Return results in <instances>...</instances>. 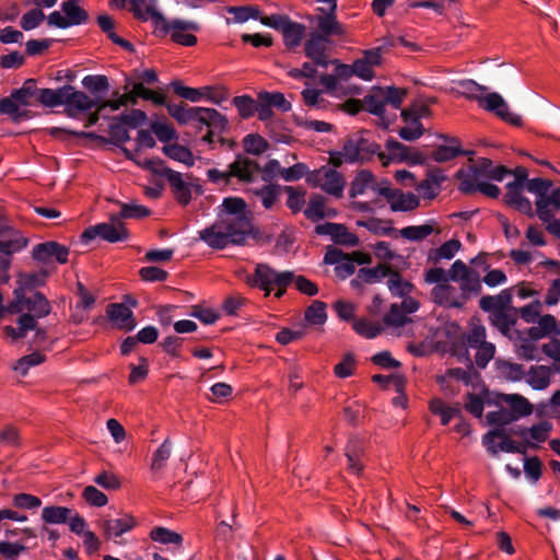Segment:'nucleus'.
Masks as SVG:
<instances>
[{
    "mask_svg": "<svg viewBox=\"0 0 560 560\" xmlns=\"http://www.w3.org/2000/svg\"><path fill=\"white\" fill-rule=\"evenodd\" d=\"M246 207V201L241 197L224 198L217 221L198 232L199 240L213 249L244 245L253 231Z\"/></svg>",
    "mask_w": 560,
    "mask_h": 560,
    "instance_id": "1",
    "label": "nucleus"
},
{
    "mask_svg": "<svg viewBox=\"0 0 560 560\" xmlns=\"http://www.w3.org/2000/svg\"><path fill=\"white\" fill-rule=\"evenodd\" d=\"M153 25L155 27V34L160 37L171 35V39L183 46H194L197 44V37L194 34L187 32H199L200 25L195 21H187L180 19H174L167 21L162 13L153 15Z\"/></svg>",
    "mask_w": 560,
    "mask_h": 560,
    "instance_id": "2",
    "label": "nucleus"
},
{
    "mask_svg": "<svg viewBox=\"0 0 560 560\" xmlns=\"http://www.w3.org/2000/svg\"><path fill=\"white\" fill-rule=\"evenodd\" d=\"M12 300L9 302V314H31L34 320H38L51 313V304L46 295L34 291L31 295L20 290H13Z\"/></svg>",
    "mask_w": 560,
    "mask_h": 560,
    "instance_id": "3",
    "label": "nucleus"
},
{
    "mask_svg": "<svg viewBox=\"0 0 560 560\" xmlns=\"http://www.w3.org/2000/svg\"><path fill=\"white\" fill-rule=\"evenodd\" d=\"M369 132L362 130L355 135L349 136L343 143L345 160L349 163L365 162L375 154L386 165V154L380 152L381 147L369 138L364 137Z\"/></svg>",
    "mask_w": 560,
    "mask_h": 560,
    "instance_id": "4",
    "label": "nucleus"
},
{
    "mask_svg": "<svg viewBox=\"0 0 560 560\" xmlns=\"http://www.w3.org/2000/svg\"><path fill=\"white\" fill-rule=\"evenodd\" d=\"M253 170L259 171V163L238 153L235 156V161L229 164L228 172H221L218 168H210L207 171V176L208 179L214 184L223 180L225 185H229L232 177H236L238 180L244 183H252L255 178V176H253Z\"/></svg>",
    "mask_w": 560,
    "mask_h": 560,
    "instance_id": "5",
    "label": "nucleus"
},
{
    "mask_svg": "<svg viewBox=\"0 0 560 560\" xmlns=\"http://www.w3.org/2000/svg\"><path fill=\"white\" fill-rule=\"evenodd\" d=\"M294 279L292 271L278 272L267 264H257L254 273L247 277V283L260 288L269 295L273 287L287 288Z\"/></svg>",
    "mask_w": 560,
    "mask_h": 560,
    "instance_id": "6",
    "label": "nucleus"
},
{
    "mask_svg": "<svg viewBox=\"0 0 560 560\" xmlns=\"http://www.w3.org/2000/svg\"><path fill=\"white\" fill-rule=\"evenodd\" d=\"M49 133L54 137H61L62 135H70L77 138H85L97 140L102 143H113L117 147H120L122 143L130 140V135L126 129V126L119 120H112L109 124V135L110 138H105L95 132L88 131H74L66 128L54 127L50 129Z\"/></svg>",
    "mask_w": 560,
    "mask_h": 560,
    "instance_id": "7",
    "label": "nucleus"
},
{
    "mask_svg": "<svg viewBox=\"0 0 560 560\" xmlns=\"http://www.w3.org/2000/svg\"><path fill=\"white\" fill-rule=\"evenodd\" d=\"M95 237H100L109 243H117L127 241L129 232L122 222L119 220L112 221L110 218L109 222H103L86 228L80 236L83 244H89Z\"/></svg>",
    "mask_w": 560,
    "mask_h": 560,
    "instance_id": "8",
    "label": "nucleus"
},
{
    "mask_svg": "<svg viewBox=\"0 0 560 560\" xmlns=\"http://www.w3.org/2000/svg\"><path fill=\"white\" fill-rule=\"evenodd\" d=\"M67 92H63L62 105L66 106L65 113L70 118H77L81 113L88 112L98 105V97H90L82 91H78L74 86L66 84Z\"/></svg>",
    "mask_w": 560,
    "mask_h": 560,
    "instance_id": "9",
    "label": "nucleus"
},
{
    "mask_svg": "<svg viewBox=\"0 0 560 560\" xmlns=\"http://www.w3.org/2000/svg\"><path fill=\"white\" fill-rule=\"evenodd\" d=\"M329 44L330 39L311 32L304 43V54L317 67L327 68L330 62H337V59H329L328 57Z\"/></svg>",
    "mask_w": 560,
    "mask_h": 560,
    "instance_id": "10",
    "label": "nucleus"
},
{
    "mask_svg": "<svg viewBox=\"0 0 560 560\" xmlns=\"http://www.w3.org/2000/svg\"><path fill=\"white\" fill-rule=\"evenodd\" d=\"M319 14L313 18L316 30L312 31L319 36L330 39L332 36L343 37L347 34L346 27L337 20V11L326 12L324 8H317Z\"/></svg>",
    "mask_w": 560,
    "mask_h": 560,
    "instance_id": "11",
    "label": "nucleus"
},
{
    "mask_svg": "<svg viewBox=\"0 0 560 560\" xmlns=\"http://www.w3.org/2000/svg\"><path fill=\"white\" fill-rule=\"evenodd\" d=\"M386 149L388 151V156L386 155V162L394 160L399 163H408L410 165H423L427 162V156L405 145L404 143L389 138L386 142Z\"/></svg>",
    "mask_w": 560,
    "mask_h": 560,
    "instance_id": "12",
    "label": "nucleus"
},
{
    "mask_svg": "<svg viewBox=\"0 0 560 560\" xmlns=\"http://www.w3.org/2000/svg\"><path fill=\"white\" fill-rule=\"evenodd\" d=\"M68 256L69 247L55 241L36 244L32 249V258L43 264H47L55 258L57 262L63 265L68 262Z\"/></svg>",
    "mask_w": 560,
    "mask_h": 560,
    "instance_id": "13",
    "label": "nucleus"
},
{
    "mask_svg": "<svg viewBox=\"0 0 560 560\" xmlns=\"http://www.w3.org/2000/svg\"><path fill=\"white\" fill-rule=\"evenodd\" d=\"M479 103L483 109L494 113L502 120L513 126H522L521 116L510 112L506 102L499 93H488Z\"/></svg>",
    "mask_w": 560,
    "mask_h": 560,
    "instance_id": "14",
    "label": "nucleus"
},
{
    "mask_svg": "<svg viewBox=\"0 0 560 560\" xmlns=\"http://www.w3.org/2000/svg\"><path fill=\"white\" fill-rule=\"evenodd\" d=\"M374 189L389 201L392 211H411L420 205L419 198L412 192L404 194L401 190L393 189L389 186Z\"/></svg>",
    "mask_w": 560,
    "mask_h": 560,
    "instance_id": "15",
    "label": "nucleus"
},
{
    "mask_svg": "<svg viewBox=\"0 0 560 560\" xmlns=\"http://www.w3.org/2000/svg\"><path fill=\"white\" fill-rule=\"evenodd\" d=\"M392 265L380 262L375 267H362L358 270L357 276L350 281L353 290L362 291L364 284L380 283L386 278L390 271Z\"/></svg>",
    "mask_w": 560,
    "mask_h": 560,
    "instance_id": "16",
    "label": "nucleus"
},
{
    "mask_svg": "<svg viewBox=\"0 0 560 560\" xmlns=\"http://www.w3.org/2000/svg\"><path fill=\"white\" fill-rule=\"evenodd\" d=\"M207 107H191L182 102L175 105L167 106L168 115L174 118L179 125H189L192 122H205L203 115Z\"/></svg>",
    "mask_w": 560,
    "mask_h": 560,
    "instance_id": "17",
    "label": "nucleus"
},
{
    "mask_svg": "<svg viewBox=\"0 0 560 560\" xmlns=\"http://www.w3.org/2000/svg\"><path fill=\"white\" fill-rule=\"evenodd\" d=\"M456 292V288L451 285L448 282L441 283L431 290V299L435 304L441 306L448 308H463L464 300L459 299Z\"/></svg>",
    "mask_w": 560,
    "mask_h": 560,
    "instance_id": "18",
    "label": "nucleus"
},
{
    "mask_svg": "<svg viewBox=\"0 0 560 560\" xmlns=\"http://www.w3.org/2000/svg\"><path fill=\"white\" fill-rule=\"evenodd\" d=\"M345 455L348 459V470L352 474L360 475L363 470L362 457L365 455V444L359 438H351L346 447Z\"/></svg>",
    "mask_w": 560,
    "mask_h": 560,
    "instance_id": "19",
    "label": "nucleus"
},
{
    "mask_svg": "<svg viewBox=\"0 0 560 560\" xmlns=\"http://www.w3.org/2000/svg\"><path fill=\"white\" fill-rule=\"evenodd\" d=\"M493 166V162L490 159L480 158L477 160L476 164L469 165L467 168H459L456 172L455 177L460 182H477L481 177L488 178Z\"/></svg>",
    "mask_w": 560,
    "mask_h": 560,
    "instance_id": "20",
    "label": "nucleus"
},
{
    "mask_svg": "<svg viewBox=\"0 0 560 560\" xmlns=\"http://www.w3.org/2000/svg\"><path fill=\"white\" fill-rule=\"evenodd\" d=\"M106 314L108 318L116 323L117 326L127 331H131L136 327L132 311L124 303H112L107 306Z\"/></svg>",
    "mask_w": 560,
    "mask_h": 560,
    "instance_id": "21",
    "label": "nucleus"
},
{
    "mask_svg": "<svg viewBox=\"0 0 560 560\" xmlns=\"http://www.w3.org/2000/svg\"><path fill=\"white\" fill-rule=\"evenodd\" d=\"M363 107L366 112L380 117L385 128L390 124L389 120H385V101H384V88L374 86L371 93L366 94L363 100Z\"/></svg>",
    "mask_w": 560,
    "mask_h": 560,
    "instance_id": "22",
    "label": "nucleus"
},
{
    "mask_svg": "<svg viewBox=\"0 0 560 560\" xmlns=\"http://www.w3.org/2000/svg\"><path fill=\"white\" fill-rule=\"evenodd\" d=\"M489 313L490 324L495 327L504 337L512 339L511 328L516 325L517 316L513 310H492Z\"/></svg>",
    "mask_w": 560,
    "mask_h": 560,
    "instance_id": "23",
    "label": "nucleus"
},
{
    "mask_svg": "<svg viewBox=\"0 0 560 560\" xmlns=\"http://www.w3.org/2000/svg\"><path fill=\"white\" fill-rule=\"evenodd\" d=\"M513 294L512 289H504L497 295H483L479 301V307L483 312H490L492 310H513L516 313V308L512 307Z\"/></svg>",
    "mask_w": 560,
    "mask_h": 560,
    "instance_id": "24",
    "label": "nucleus"
},
{
    "mask_svg": "<svg viewBox=\"0 0 560 560\" xmlns=\"http://www.w3.org/2000/svg\"><path fill=\"white\" fill-rule=\"evenodd\" d=\"M164 172H166V179L170 183L176 200L180 205L187 206L191 200V190L189 184L183 179V175L179 172L174 170H165Z\"/></svg>",
    "mask_w": 560,
    "mask_h": 560,
    "instance_id": "25",
    "label": "nucleus"
},
{
    "mask_svg": "<svg viewBox=\"0 0 560 560\" xmlns=\"http://www.w3.org/2000/svg\"><path fill=\"white\" fill-rule=\"evenodd\" d=\"M448 144L439 145L432 153V159L435 162L442 163L447 162L455 159L458 155H467L471 152L465 151L460 149V143L457 138H450L447 136L441 135Z\"/></svg>",
    "mask_w": 560,
    "mask_h": 560,
    "instance_id": "26",
    "label": "nucleus"
},
{
    "mask_svg": "<svg viewBox=\"0 0 560 560\" xmlns=\"http://www.w3.org/2000/svg\"><path fill=\"white\" fill-rule=\"evenodd\" d=\"M135 525L136 521L130 515H125L124 517L116 520H103L100 522V526L107 537H119L131 530Z\"/></svg>",
    "mask_w": 560,
    "mask_h": 560,
    "instance_id": "27",
    "label": "nucleus"
},
{
    "mask_svg": "<svg viewBox=\"0 0 560 560\" xmlns=\"http://www.w3.org/2000/svg\"><path fill=\"white\" fill-rule=\"evenodd\" d=\"M499 400L501 402H505L510 405L511 413H514L517 417V420L521 417H526L532 415L533 412V405L529 402L527 398L520 394H500Z\"/></svg>",
    "mask_w": 560,
    "mask_h": 560,
    "instance_id": "28",
    "label": "nucleus"
},
{
    "mask_svg": "<svg viewBox=\"0 0 560 560\" xmlns=\"http://www.w3.org/2000/svg\"><path fill=\"white\" fill-rule=\"evenodd\" d=\"M345 178L335 168L326 166L322 189L335 197H341L345 189Z\"/></svg>",
    "mask_w": 560,
    "mask_h": 560,
    "instance_id": "29",
    "label": "nucleus"
},
{
    "mask_svg": "<svg viewBox=\"0 0 560 560\" xmlns=\"http://www.w3.org/2000/svg\"><path fill=\"white\" fill-rule=\"evenodd\" d=\"M306 33V26L302 23L290 21L281 30L283 43L287 48L293 49L300 46Z\"/></svg>",
    "mask_w": 560,
    "mask_h": 560,
    "instance_id": "30",
    "label": "nucleus"
},
{
    "mask_svg": "<svg viewBox=\"0 0 560 560\" xmlns=\"http://www.w3.org/2000/svg\"><path fill=\"white\" fill-rule=\"evenodd\" d=\"M524 378L533 389L542 390L550 384V369L546 365H533Z\"/></svg>",
    "mask_w": 560,
    "mask_h": 560,
    "instance_id": "31",
    "label": "nucleus"
},
{
    "mask_svg": "<svg viewBox=\"0 0 560 560\" xmlns=\"http://www.w3.org/2000/svg\"><path fill=\"white\" fill-rule=\"evenodd\" d=\"M387 278V288L393 296L405 298L415 289V285L405 280L401 273L393 267H390Z\"/></svg>",
    "mask_w": 560,
    "mask_h": 560,
    "instance_id": "32",
    "label": "nucleus"
},
{
    "mask_svg": "<svg viewBox=\"0 0 560 560\" xmlns=\"http://www.w3.org/2000/svg\"><path fill=\"white\" fill-rule=\"evenodd\" d=\"M458 190L465 195H472L477 191H480L485 196L493 199H497L501 194V190L497 185L480 180H463L458 185Z\"/></svg>",
    "mask_w": 560,
    "mask_h": 560,
    "instance_id": "33",
    "label": "nucleus"
},
{
    "mask_svg": "<svg viewBox=\"0 0 560 560\" xmlns=\"http://www.w3.org/2000/svg\"><path fill=\"white\" fill-rule=\"evenodd\" d=\"M61 10L68 20L69 27L81 25L88 22L89 13L83 8L79 7L77 0H67L61 3Z\"/></svg>",
    "mask_w": 560,
    "mask_h": 560,
    "instance_id": "34",
    "label": "nucleus"
},
{
    "mask_svg": "<svg viewBox=\"0 0 560 560\" xmlns=\"http://www.w3.org/2000/svg\"><path fill=\"white\" fill-rule=\"evenodd\" d=\"M459 289L462 291L459 299L464 300V305L466 302L477 296L481 293L482 285L480 281V276L477 271L471 272L468 277L463 278L460 281Z\"/></svg>",
    "mask_w": 560,
    "mask_h": 560,
    "instance_id": "35",
    "label": "nucleus"
},
{
    "mask_svg": "<svg viewBox=\"0 0 560 560\" xmlns=\"http://www.w3.org/2000/svg\"><path fill=\"white\" fill-rule=\"evenodd\" d=\"M162 152L170 159L180 162L186 166L190 167L195 164V158L192 152L187 148L178 143L165 144L162 148Z\"/></svg>",
    "mask_w": 560,
    "mask_h": 560,
    "instance_id": "36",
    "label": "nucleus"
},
{
    "mask_svg": "<svg viewBox=\"0 0 560 560\" xmlns=\"http://www.w3.org/2000/svg\"><path fill=\"white\" fill-rule=\"evenodd\" d=\"M82 85L95 96H104L109 90L108 78L103 74H89L82 79Z\"/></svg>",
    "mask_w": 560,
    "mask_h": 560,
    "instance_id": "37",
    "label": "nucleus"
},
{
    "mask_svg": "<svg viewBox=\"0 0 560 560\" xmlns=\"http://www.w3.org/2000/svg\"><path fill=\"white\" fill-rule=\"evenodd\" d=\"M495 365L500 374L510 382L522 381L526 375L524 366L518 363L497 359Z\"/></svg>",
    "mask_w": 560,
    "mask_h": 560,
    "instance_id": "38",
    "label": "nucleus"
},
{
    "mask_svg": "<svg viewBox=\"0 0 560 560\" xmlns=\"http://www.w3.org/2000/svg\"><path fill=\"white\" fill-rule=\"evenodd\" d=\"M72 510L67 506L50 505L42 510V520L47 524L68 523Z\"/></svg>",
    "mask_w": 560,
    "mask_h": 560,
    "instance_id": "39",
    "label": "nucleus"
},
{
    "mask_svg": "<svg viewBox=\"0 0 560 560\" xmlns=\"http://www.w3.org/2000/svg\"><path fill=\"white\" fill-rule=\"evenodd\" d=\"M151 214V210L144 206L137 203H120V211L112 214V221L124 219H142Z\"/></svg>",
    "mask_w": 560,
    "mask_h": 560,
    "instance_id": "40",
    "label": "nucleus"
},
{
    "mask_svg": "<svg viewBox=\"0 0 560 560\" xmlns=\"http://www.w3.org/2000/svg\"><path fill=\"white\" fill-rule=\"evenodd\" d=\"M203 118L205 122H201V125H206L208 129L218 135L225 132L229 128V120L226 117L214 108L207 107Z\"/></svg>",
    "mask_w": 560,
    "mask_h": 560,
    "instance_id": "41",
    "label": "nucleus"
},
{
    "mask_svg": "<svg viewBox=\"0 0 560 560\" xmlns=\"http://www.w3.org/2000/svg\"><path fill=\"white\" fill-rule=\"evenodd\" d=\"M466 370L462 368L448 369L446 376L462 381L465 385H469L474 378L480 377V373L475 369V364L470 360L468 352H466Z\"/></svg>",
    "mask_w": 560,
    "mask_h": 560,
    "instance_id": "42",
    "label": "nucleus"
},
{
    "mask_svg": "<svg viewBox=\"0 0 560 560\" xmlns=\"http://www.w3.org/2000/svg\"><path fill=\"white\" fill-rule=\"evenodd\" d=\"M170 85L176 95L194 103L200 102L205 96V91L210 90L209 86L203 89L185 86L180 80H173Z\"/></svg>",
    "mask_w": 560,
    "mask_h": 560,
    "instance_id": "43",
    "label": "nucleus"
},
{
    "mask_svg": "<svg viewBox=\"0 0 560 560\" xmlns=\"http://www.w3.org/2000/svg\"><path fill=\"white\" fill-rule=\"evenodd\" d=\"M434 232L433 224L425 223L422 225H409L397 230L399 235L411 242H420L425 240L429 235Z\"/></svg>",
    "mask_w": 560,
    "mask_h": 560,
    "instance_id": "44",
    "label": "nucleus"
},
{
    "mask_svg": "<svg viewBox=\"0 0 560 560\" xmlns=\"http://www.w3.org/2000/svg\"><path fill=\"white\" fill-rule=\"evenodd\" d=\"M68 88L60 86L58 89H38L36 100L44 106L56 107L62 105L63 92Z\"/></svg>",
    "mask_w": 560,
    "mask_h": 560,
    "instance_id": "45",
    "label": "nucleus"
},
{
    "mask_svg": "<svg viewBox=\"0 0 560 560\" xmlns=\"http://www.w3.org/2000/svg\"><path fill=\"white\" fill-rule=\"evenodd\" d=\"M37 81L35 79H27L20 89L12 91L11 98L18 102V104L26 106L30 105V98L37 97Z\"/></svg>",
    "mask_w": 560,
    "mask_h": 560,
    "instance_id": "46",
    "label": "nucleus"
},
{
    "mask_svg": "<svg viewBox=\"0 0 560 560\" xmlns=\"http://www.w3.org/2000/svg\"><path fill=\"white\" fill-rule=\"evenodd\" d=\"M326 198L322 195H313L307 203L306 209L304 210V215L313 221L317 222L326 218V209H325Z\"/></svg>",
    "mask_w": 560,
    "mask_h": 560,
    "instance_id": "47",
    "label": "nucleus"
},
{
    "mask_svg": "<svg viewBox=\"0 0 560 560\" xmlns=\"http://www.w3.org/2000/svg\"><path fill=\"white\" fill-rule=\"evenodd\" d=\"M16 277V287L14 290L21 289L23 293H33L37 288L45 285L44 280H42L36 272L20 271Z\"/></svg>",
    "mask_w": 560,
    "mask_h": 560,
    "instance_id": "48",
    "label": "nucleus"
},
{
    "mask_svg": "<svg viewBox=\"0 0 560 560\" xmlns=\"http://www.w3.org/2000/svg\"><path fill=\"white\" fill-rule=\"evenodd\" d=\"M282 186L279 184H269L254 190V194L260 198L265 209H271L278 201Z\"/></svg>",
    "mask_w": 560,
    "mask_h": 560,
    "instance_id": "49",
    "label": "nucleus"
},
{
    "mask_svg": "<svg viewBox=\"0 0 560 560\" xmlns=\"http://www.w3.org/2000/svg\"><path fill=\"white\" fill-rule=\"evenodd\" d=\"M243 147L247 154L258 156L269 149V143L258 133H248L243 138Z\"/></svg>",
    "mask_w": 560,
    "mask_h": 560,
    "instance_id": "50",
    "label": "nucleus"
},
{
    "mask_svg": "<svg viewBox=\"0 0 560 560\" xmlns=\"http://www.w3.org/2000/svg\"><path fill=\"white\" fill-rule=\"evenodd\" d=\"M150 538L163 545H174L180 547L183 544V537L180 534L161 526L154 527L151 530Z\"/></svg>",
    "mask_w": 560,
    "mask_h": 560,
    "instance_id": "51",
    "label": "nucleus"
},
{
    "mask_svg": "<svg viewBox=\"0 0 560 560\" xmlns=\"http://www.w3.org/2000/svg\"><path fill=\"white\" fill-rule=\"evenodd\" d=\"M390 223L392 221L384 222L377 218H371L365 221H358V225L365 228L374 234L384 236H392L397 234V230L392 226Z\"/></svg>",
    "mask_w": 560,
    "mask_h": 560,
    "instance_id": "52",
    "label": "nucleus"
},
{
    "mask_svg": "<svg viewBox=\"0 0 560 560\" xmlns=\"http://www.w3.org/2000/svg\"><path fill=\"white\" fill-rule=\"evenodd\" d=\"M124 91L128 104L137 105L139 98L144 100L147 88L143 86V82H136L132 78L126 77Z\"/></svg>",
    "mask_w": 560,
    "mask_h": 560,
    "instance_id": "53",
    "label": "nucleus"
},
{
    "mask_svg": "<svg viewBox=\"0 0 560 560\" xmlns=\"http://www.w3.org/2000/svg\"><path fill=\"white\" fill-rule=\"evenodd\" d=\"M304 318L311 325H324L327 319L326 304L322 301H314L305 310Z\"/></svg>",
    "mask_w": 560,
    "mask_h": 560,
    "instance_id": "54",
    "label": "nucleus"
},
{
    "mask_svg": "<svg viewBox=\"0 0 560 560\" xmlns=\"http://www.w3.org/2000/svg\"><path fill=\"white\" fill-rule=\"evenodd\" d=\"M460 247V242L456 238H452L436 248L433 256H430L429 259L434 264H438L441 259H452Z\"/></svg>",
    "mask_w": 560,
    "mask_h": 560,
    "instance_id": "55",
    "label": "nucleus"
},
{
    "mask_svg": "<svg viewBox=\"0 0 560 560\" xmlns=\"http://www.w3.org/2000/svg\"><path fill=\"white\" fill-rule=\"evenodd\" d=\"M459 94L480 102L482 100L481 93L488 91L486 85H481L471 79L460 80L458 82Z\"/></svg>",
    "mask_w": 560,
    "mask_h": 560,
    "instance_id": "56",
    "label": "nucleus"
},
{
    "mask_svg": "<svg viewBox=\"0 0 560 560\" xmlns=\"http://www.w3.org/2000/svg\"><path fill=\"white\" fill-rule=\"evenodd\" d=\"M258 100L260 102H266L271 108L276 107L283 113L291 109V103L287 101L284 95L280 92H260L258 94Z\"/></svg>",
    "mask_w": 560,
    "mask_h": 560,
    "instance_id": "57",
    "label": "nucleus"
},
{
    "mask_svg": "<svg viewBox=\"0 0 560 560\" xmlns=\"http://www.w3.org/2000/svg\"><path fill=\"white\" fill-rule=\"evenodd\" d=\"M337 225L338 229L332 232L330 237L335 244L348 247H354L360 244L359 237L355 234L349 232L345 224L337 223Z\"/></svg>",
    "mask_w": 560,
    "mask_h": 560,
    "instance_id": "58",
    "label": "nucleus"
},
{
    "mask_svg": "<svg viewBox=\"0 0 560 560\" xmlns=\"http://www.w3.org/2000/svg\"><path fill=\"white\" fill-rule=\"evenodd\" d=\"M282 190L288 194V208L292 211V213L300 212L305 203L306 191L304 189H296L292 186H283Z\"/></svg>",
    "mask_w": 560,
    "mask_h": 560,
    "instance_id": "59",
    "label": "nucleus"
},
{
    "mask_svg": "<svg viewBox=\"0 0 560 560\" xmlns=\"http://www.w3.org/2000/svg\"><path fill=\"white\" fill-rule=\"evenodd\" d=\"M147 114L141 109H132L130 113H124L113 116L110 120H119L129 128H138L147 121Z\"/></svg>",
    "mask_w": 560,
    "mask_h": 560,
    "instance_id": "60",
    "label": "nucleus"
},
{
    "mask_svg": "<svg viewBox=\"0 0 560 560\" xmlns=\"http://www.w3.org/2000/svg\"><path fill=\"white\" fill-rule=\"evenodd\" d=\"M226 12L234 15L236 23H244L249 19L258 20L260 13L257 7L252 5L228 7Z\"/></svg>",
    "mask_w": 560,
    "mask_h": 560,
    "instance_id": "61",
    "label": "nucleus"
},
{
    "mask_svg": "<svg viewBox=\"0 0 560 560\" xmlns=\"http://www.w3.org/2000/svg\"><path fill=\"white\" fill-rule=\"evenodd\" d=\"M45 360L46 357L43 353L35 351L19 359L14 370L20 372L22 375H26L31 368L42 364Z\"/></svg>",
    "mask_w": 560,
    "mask_h": 560,
    "instance_id": "62",
    "label": "nucleus"
},
{
    "mask_svg": "<svg viewBox=\"0 0 560 560\" xmlns=\"http://www.w3.org/2000/svg\"><path fill=\"white\" fill-rule=\"evenodd\" d=\"M352 328L357 334L369 339L375 338L382 331L380 325L373 324L365 318L353 320Z\"/></svg>",
    "mask_w": 560,
    "mask_h": 560,
    "instance_id": "63",
    "label": "nucleus"
},
{
    "mask_svg": "<svg viewBox=\"0 0 560 560\" xmlns=\"http://www.w3.org/2000/svg\"><path fill=\"white\" fill-rule=\"evenodd\" d=\"M46 19V15L40 9H32L24 13L20 21V26L24 31H32L38 27L42 22Z\"/></svg>",
    "mask_w": 560,
    "mask_h": 560,
    "instance_id": "64",
    "label": "nucleus"
}]
</instances>
